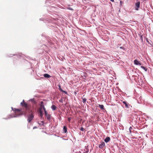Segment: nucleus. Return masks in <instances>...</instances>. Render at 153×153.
<instances>
[{
	"label": "nucleus",
	"mask_w": 153,
	"mask_h": 153,
	"mask_svg": "<svg viewBox=\"0 0 153 153\" xmlns=\"http://www.w3.org/2000/svg\"><path fill=\"white\" fill-rule=\"evenodd\" d=\"M13 110L14 111L15 114V115L12 116V117H16L18 116L19 115L22 114L21 112L18 109H16V108L13 109L12 108Z\"/></svg>",
	"instance_id": "f257e3e1"
},
{
	"label": "nucleus",
	"mask_w": 153,
	"mask_h": 153,
	"mask_svg": "<svg viewBox=\"0 0 153 153\" xmlns=\"http://www.w3.org/2000/svg\"><path fill=\"white\" fill-rule=\"evenodd\" d=\"M140 67L143 69L145 71H147V68H146L142 66H141Z\"/></svg>",
	"instance_id": "f8f14e48"
},
{
	"label": "nucleus",
	"mask_w": 153,
	"mask_h": 153,
	"mask_svg": "<svg viewBox=\"0 0 153 153\" xmlns=\"http://www.w3.org/2000/svg\"><path fill=\"white\" fill-rule=\"evenodd\" d=\"M123 103L125 104L126 107L127 108H128V106L127 103L125 101L123 102Z\"/></svg>",
	"instance_id": "9d476101"
},
{
	"label": "nucleus",
	"mask_w": 153,
	"mask_h": 153,
	"mask_svg": "<svg viewBox=\"0 0 153 153\" xmlns=\"http://www.w3.org/2000/svg\"><path fill=\"white\" fill-rule=\"evenodd\" d=\"M105 146V143L104 142H102L100 144L99 146V147L100 148H102L104 147Z\"/></svg>",
	"instance_id": "423d86ee"
},
{
	"label": "nucleus",
	"mask_w": 153,
	"mask_h": 153,
	"mask_svg": "<svg viewBox=\"0 0 153 153\" xmlns=\"http://www.w3.org/2000/svg\"><path fill=\"white\" fill-rule=\"evenodd\" d=\"M56 107L54 105H52L51 106V108L53 110H54L56 109Z\"/></svg>",
	"instance_id": "ddd939ff"
},
{
	"label": "nucleus",
	"mask_w": 153,
	"mask_h": 153,
	"mask_svg": "<svg viewBox=\"0 0 153 153\" xmlns=\"http://www.w3.org/2000/svg\"><path fill=\"white\" fill-rule=\"evenodd\" d=\"M99 107L101 109H104V106L102 105H99Z\"/></svg>",
	"instance_id": "9b49d317"
},
{
	"label": "nucleus",
	"mask_w": 153,
	"mask_h": 153,
	"mask_svg": "<svg viewBox=\"0 0 153 153\" xmlns=\"http://www.w3.org/2000/svg\"><path fill=\"white\" fill-rule=\"evenodd\" d=\"M42 107H43V110H44V111H45V114L46 115H47V111H46L45 110V108L44 106H42Z\"/></svg>",
	"instance_id": "4468645a"
},
{
	"label": "nucleus",
	"mask_w": 153,
	"mask_h": 153,
	"mask_svg": "<svg viewBox=\"0 0 153 153\" xmlns=\"http://www.w3.org/2000/svg\"><path fill=\"white\" fill-rule=\"evenodd\" d=\"M43 103V102H41V103Z\"/></svg>",
	"instance_id": "a878e982"
},
{
	"label": "nucleus",
	"mask_w": 153,
	"mask_h": 153,
	"mask_svg": "<svg viewBox=\"0 0 153 153\" xmlns=\"http://www.w3.org/2000/svg\"><path fill=\"white\" fill-rule=\"evenodd\" d=\"M33 115L32 114H31L29 115L28 118V122H30L33 119Z\"/></svg>",
	"instance_id": "f03ea898"
},
{
	"label": "nucleus",
	"mask_w": 153,
	"mask_h": 153,
	"mask_svg": "<svg viewBox=\"0 0 153 153\" xmlns=\"http://www.w3.org/2000/svg\"><path fill=\"white\" fill-rule=\"evenodd\" d=\"M86 101V99H83V101L84 102H85Z\"/></svg>",
	"instance_id": "aec40b11"
},
{
	"label": "nucleus",
	"mask_w": 153,
	"mask_h": 153,
	"mask_svg": "<svg viewBox=\"0 0 153 153\" xmlns=\"http://www.w3.org/2000/svg\"><path fill=\"white\" fill-rule=\"evenodd\" d=\"M44 76L46 78H50L51 77L49 75L46 74H44Z\"/></svg>",
	"instance_id": "6e6552de"
},
{
	"label": "nucleus",
	"mask_w": 153,
	"mask_h": 153,
	"mask_svg": "<svg viewBox=\"0 0 153 153\" xmlns=\"http://www.w3.org/2000/svg\"><path fill=\"white\" fill-rule=\"evenodd\" d=\"M110 140V138L109 137H107L104 140V141L105 143H107Z\"/></svg>",
	"instance_id": "39448f33"
},
{
	"label": "nucleus",
	"mask_w": 153,
	"mask_h": 153,
	"mask_svg": "<svg viewBox=\"0 0 153 153\" xmlns=\"http://www.w3.org/2000/svg\"><path fill=\"white\" fill-rule=\"evenodd\" d=\"M140 4V2H137L136 3V4H135L136 10H138V8L139 7Z\"/></svg>",
	"instance_id": "20e7f679"
},
{
	"label": "nucleus",
	"mask_w": 153,
	"mask_h": 153,
	"mask_svg": "<svg viewBox=\"0 0 153 153\" xmlns=\"http://www.w3.org/2000/svg\"><path fill=\"white\" fill-rule=\"evenodd\" d=\"M63 131L64 132L66 133L67 131V129L65 126H64L63 127Z\"/></svg>",
	"instance_id": "1a4fd4ad"
},
{
	"label": "nucleus",
	"mask_w": 153,
	"mask_h": 153,
	"mask_svg": "<svg viewBox=\"0 0 153 153\" xmlns=\"http://www.w3.org/2000/svg\"><path fill=\"white\" fill-rule=\"evenodd\" d=\"M23 102H22L21 103V104L22 105V106H24L26 107L27 106V105L24 102V100H23Z\"/></svg>",
	"instance_id": "0eeeda50"
},
{
	"label": "nucleus",
	"mask_w": 153,
	"mask_h": 153,
	"mask_svg": "<svg viewBox=\"0 0 153 153\" xmlns=\"http://www.w3.org/2000/svg\"><path fill=\"white\" fill-rule=\"evenodd\" d=\"M36 128V127H34L33 128V129H34V128Z\"/></svg>",
	"instance_id": "b1692460"
},
{
	"label": "nucleus",
	"mask_w": 153,
	"mask_h": 153,
	"mask_svg": "<svg viewBox=\"0 0 153 153\" xmlns=\"http://www.w3.org/2000/svg\"><path fill=\"white\" fill-rule=\"evenodd\" d=\"M134 65H141V64L140 61L137 60V59H135L134 60Z\"/></svg>",
	"instance_id": "7ed1b4c3"
},
{
	"label": "nucleus",
	"mask_w": 153,
	"mask_h": 153,
	"mask_svg": "<svg viewBox=\"0 0 153 153\" xmlns=\"http://www.w3.org/2000/svg\"><path fill=\"white\" fill-rule=\"evenodd\" d=\"M68 119L69 121H70V120H71V118H68Z\"/></svg>",
	"instance_id": "4be33fe9"
},
{
	"label": "nucleus",
	"mask_w": 153,
	"mask_h": 153,
	"mask_svg": "<svg viewBox=\"0 0 153 153\" xmlns=\"http://www.w3.org/2000/svg\"><path fill=\"white\" fill-rule=\"evenodd\" d=\"M59 90H60L61 91H63H63H64V92H65V91H63V90H62L61 88V86H60V85H59Z\"/></svg>",
	"instance_id": "dca6fc26"
},
{
	"label": "nucleus",
	"mask_w": 153,
	"mask_h": 153,
	"mask_svg": "<svg viewBox=\"0 0 153 153\" xmlns=\"http://www.w3.org/2000/svg\"><path fill=\"white\" fill-rule=\"evenodd\" d=\"M42 106H44V105H41L40 107V109L42 110L43 109V108Z\"/></svg>",
	"instance_id": "a211bd4d"
},
{
	"label": "nucleus",
	"mask_w": 153,
	"mask_h": 153,
	"mask_svg": "<svg viewBox=\"0 0 153 153\" xmlns=\"http://www.w3.org/2000/svg\"><path fill=\"white\" fill-rule=\"evenodd\" d=\"M123 2L122 1H120V5L121 6L122 5V4H123Z\"/></svg>",
	"instance_id": "f3484780"
},
{
	"label": "nucleus",
	"mask_w": 153,
	"mask_h": 153,
	"mask_svg": "<svg viewBox=\"0 0 153 153\" xmlns=\"http://www.w3.org/2000/svg\"><path fill=\"white\" fill-rule=\"evenodd\" d=\"M112 2H114V0H110Z\"/></svg>",
	"instance_id": "5701e85b"
},
{
	"label": "nucleus",
	"mask_w": 153,
	"mask_h": 153,
	"mask_svg": "<svg viewBox=\"0 0 153 153\" xmlns=\"http://www.w3.org/2000/svg\"><path fill=\"white\" fill-rule=\"evenodd\" d=\"M39 113L40 114V116L42 117V110L40 109L39 110Z\"/></svg>",
	"instance_id": "2eb2a0df"
},
{
	"label": "nucleus",
	"mask_w": 153,
	"mask_h": 153,
	"mask_svg": "<svg viewBox=\"0 0 153 153\" xmlns=\"http://www.w3.org/2000/svg\"><path fill=\"white\" fill-rule=\"evenodd\" d=\"M120 48H122L121 47H120Z\"/></svg>",
	"instance_id": "393cba45"
},
{
	"label": "nucleus",
	"mask_w": 153,
	"mask_h": 153,
	"mask_svg": "<svg viewBox=\"0 0 153 153\" xmlns=\"http://www.w3.org/2000/svg\"><path fill=\"white\" fill-rule=\"evenodd\" d=\"M80 130H81V131H83V128H80Z\"/></svg>",
	"instance_id": "6ab92c4d"
},
{
	"label": "nucleus",
	"mask_w": 153,
	"mask_h": 153,
	"mask_svg": "<svg viewBox=\"0 0 153 153\" xmlns=\"http://www.w3.org/2000/svg\"><path fill=\"white\" fill-rule=\"evenodd\" d=\"M132 129V128L131 127H130L129 128V130L131 132V130Z\"/></svg>",
	"instance_id": "412c9836"
}]
</instances>
